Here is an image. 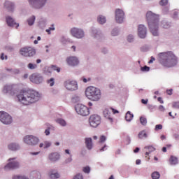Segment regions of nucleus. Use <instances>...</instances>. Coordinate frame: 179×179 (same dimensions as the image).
Masks as SVG:
<instances>
[{"label":"nucleus","instance_id":"nucleus-1","mask_svg":"<svg viewBox=\"0 0 179 179\" xmlns=\"http://www.w3.org/2000/svg\"><path fill=\"white\" fill-rule=\"evenodd\" d=\"M17 98L24 106H30L41 99V94L36 90H22L17 95Z\"/></svg>","mask_w":179,"mask_h":179},{"label":"nucleus","instance_id":"nucleus-2","mask_svg":"<svg viewBox=\"0 0 179 179\" xmlns=\"http://www.w3.org/2000/svg\"><path fill=\"white\" fill-rule=\"evenodd\" d=\"M158 61L166 68H173L178 64V57L173 51L164 52L158 54Z\"/></svg>","mask_w":179,"mask_h":179},{"label":"nucleus","instance_id":"nucleus-3","mask_svg":"<svg viewBox=\"0 0 179 179\" xmlns=\"http://www.w3.org/2000/svg\"><path fill=\"white\" fill-rule=\"evenodd\" d=\"M145 16L150 33L155 37H158V36L160 34L159 32V22L160 20V15L152 11H148Z\"/></svg>","mask_w":179,"mask_h":179},{"label":"nucleus","instance_id":"nucleus-4","mask_svg":"<svg viewBox=\"0 0 179 179\" xmlns=\"http://www.w3.org/2000/svg\"><path fill=\"white\" fill-rule=\"evenodd\" d=\"M85 96L92 101H99L101 99L100 90H85Z\"/></svg>","mask_w":179,"mask_h":179},{"label":"nucleus","instance_id":"nucleus-5","mask_svg":"<svg viewBox=\"0 0 179 179\" xmlns=\"http://www.w3.org/2000/svg\"><path fill=\"white\" fill-rule=\"evenodd\" d=\"M48 0H28L29 6L33 9H43L47 5Z\"/></svg>","mask_w":179,"mask_h":179},{"label":"nucleus","instance_id":"nucleus-6","mask_svg":"<svg viewBox=\"0 0 179 179\" xmlns=\"http://www.w3.org/2000/svg\"><path fill=\"white\" fill-rule=\"evenodd\" d=\"M70 34L74 38H77L78 40H82V38H85V31L83 29L78 27H72L70 29Z\"/></svg>","mask_w":179,"mask_h":179},{"label":"nucleus","instance_id":"nucleus-7","mask_svg":"<svg viewBox=\"0 0 179 179\" xmlns=\"http://www.w3.org/2000/svg\"><path fill=\"white\" fill-rule=\"evenodd\" d=\"M20 54L22 57H34L36 55V50L31 47H24L20 50Z\"/></svg>","mask_w":179,"mask_h":179},{"label":"nucleus","instance_id":"nucleus-8","mask_svg":"<svg viewBox=\"0 0 179 179\" xmlns=\"http://www.w3.org/2000/svg\"><path fill=\"white\" fill-rule=\"evenodd\" d=\"M76 111L80 115H83V117H86L89 115V114H90V110H89V108L83 104H78L76 106Z\"/></svg>","mask_w":179,"mask_h":179},{"label":"nucleus","instance_id":"nucleus-9","mask_svg":"<svg viewBox=\"0 0 179 179\" xmlns=\"http://www.w3.org/2000/svg\"><path fill=\"white\" fill-rule=\"evenodd\" d=\"M89 124L92 128H97L101 124V117L99 115H92L89 118Z\"/></svg>","mask_w":179,"mask_h":179},{"label":"nucleus","instance_id":"nucleus-10","mask_svg":"<svg viewBox=\"0 0 179 179\" xmlns=\"http://www.w3.org/2000/svg\"><path fill=\"white\" fill-rule=\"evenodd\" d=\"M64 85L67 90H78L79 89L78 81L75 80H67L64 82Z\"/></svg>","mask_w":179,"mask_h":179},{"label":"nucleus","instance_id":"nucleus-11","mask_svg":"<svg viewBox=\"0 0 179 179\" xmlns=\"http://www.w3.org/2000/svg\"><path fill=\"white\" fill-rule=\"evenodd\" d=\"M115 14L116 23H118L119 24L124 23V20H125V13H124V10L120 8H117L115 10Z\"/></svg>","mask_w":179,"mask_h":179},{"label":"nucleus","instance_id":"nucleus-12","mask_svg":"<svg viewBox=\"0 0 179 179\" xmlns=\"http://www.w3.org/2000/svg\"><path fill=\"white\" fill-rule=\"evenodd\" d=\"M0 121L6 125L12 124V116L6 112H0Z\"/></svg>","mask_w":179,"mask_h":179},{"label":"nucleus","instance_id":"nucleus-13","mask_svg":"<svg viewBox=\"0 0 179 179\" xmlns=\"http://www.w3.org/2000/svg\"><path fill=\"white\" fill-rule=\"evenodd\" d=\"M24 142L27 143V145L34 146V145L38 143V138L33 135H27L24 137Z\"/></svg>","mask_w":179,"mask_h":179},{"label":"nucleus","instance_id":"nucleus-14","mask_svg":"<svg viewBox=\"0 0 179 179\" xmlns=\"http://www.w3.org/2000/svg\"><path fill=\"white\" fill-rule=\"evenodd\" d=\"M29 80L36 85H40L44 82V77L40 73H33L29 76Z\"/></svg>","mask_w":179,"mask_h":179},{"label":"nucleus","instance_id":"nucleus-15","mask_svg":"<svg viewBox=\"0 0 179 179\" xmlns=\"http://www.w3.org/2000/svg\"><path fill=\"white\" fill-rule=\"evenodd\" d=\"M15 8L16 5L13 1L6 0L3 3V8L6 9L7 12H10V13H13V12H15Z\"/></svg>","mask_w":179,"mask_h":179},{"label":"nucleus","instance_id":"nucleus-16","mask_svg":"<svg viewBox=\"0 0 179 179\" xmlns=\"http://www.w3.org/2000/svg\"><path fill=\"white\" fill-rule=\"evenodd\" d=\"M138 36L140 38H146L148 36V28L143 24L138 26Z\"/></svg>","mask_w":179,"mask_h":179},{"label":"nucleus","instance_id":"nucleus-17","mask_svg":"<svg viewBox=\"0 0 179 179\" xmlns=\"http://www.w3.org/2000/svg\"><path fill=\"white\" fill-rule=\"evenodd\" d=\"M15 158L9 159L10 162L4 166L5 170H15V169H19V162L14 161Z\"/></svg>","mask_w":179,"mask_h":179},{"label":"nucleus","instance_id":"nucleus-18","mask_svg":"<svg viewBox=\"0 0 179 179\" xmlns=\"http://www.w3.org/2000/svg\"><path fill=\"white\" fill-rule=\"evenodd\" d=\"M66 62L69 66H76L79 65V59L75 56L69 57L66 59Z\"/></svg>","mask_w":179,"mask_h":179},{"label":"nucleus","instance_id":"nucleus-19","mask_svg":"<svg viewBox=\"0 0 179 179\" xmlns=\"http://www.w3.org/2000/svg\"><path fill=\"white\" fill-rule=\"evenodd\" d=\"M6 23L9 27H13L15 26V29H19V23L16 22V20L10 16H7L6 17Z\"/></svg>","mask_w":179,"mask_h":179},{"label":"nucleus","instance_id":"nucleus-20","mask_svg":"<svg viewBox=\"0 0 179 179\" xmlns=\"http://www.w3.org/2000/svg\"><path fill=\"white\" fill-rule=\"evenodd\" d=\"M91 36L94 38H96V40H100L101 37H103V34L101 33V31L96 29V28H92L91 29Z\"/></svg>","mask_w":179,"mask_h":179},{"label":"nucleus","instance_id":"nucleus-21","mask_svg":"<svg viewBox=\"0 0 179 179\" xmlns=\"http://www.w3.org/2000/svg\"><path fill=\"white\" fill-rule=\"evenodd\" d=\"M103 117L109 120L110 122H113V117L111 116V110L109 108H105L103 110Z\"/></svg>","mask_w":179,"mask_h":179},{"label":"nucleus","instance_id":"nucleus-22","mask_svg":"<svg viewBox=\"0 0 179 179\" xmlns=\"http://www.w3.org/2000/svg\"><path fill=\"white\" fill-rule=\"evenodd\" d=\"M17 89H19L17 84H6L3 87V90H17Z\"/></svg>","mask_w":179,"mask_h":179},{"label":"nucleus","instance_id":"nucleus-23","mask_svg":"<svg viewBox=\"0 0 179 179\" xmlns=\"http://www.w3.org/2000/svg\"><path fill=\"white\" fill-rule=\"evenodd\" d=\"M96 22L99 24H106L107 23V18L103 15H99L96 17Z\"/></svg>","mask_w":179,"mask_h":179},{"label":"nucleus","instance_id":"nucleus-24","mask_svg":"<svg viewBox=\"0 0 179 179\" xmlns=\"http://www.w3.org/2000/svg\"><path fill=\"white\" fill-rule=\"evenodd\" d=\"M120 33L121 29L118 27H115L110 31V36H112V37H117L120 34Z\"/></svg>","mask_w":179,"mask_h":179},{"label":"nucleus","instance_id":"nucleus-25","mask_svg":"<svg viewBox=\"0 0 179 179\" xmlns=\"http://www.w3.org/2000/svg\"><path fill=\"white\" fill-rule=\"evenodd\" d=\"M59 154L58 152H53L49 155V159L51 162H57V160H59Z\"/></svg>","mask_w":179,"mask_h":179},{"label":"nucleus","instance_id":"nucleus-26","mask_svg":"<svg viewBox=\"0 0 179 179\" xmlns=\"http://www.w3.org/2000/svg\"><path fill=\"white\" fill-rule=\"evenodd\" d=\"M85 145L87 148H88L89 150L93 148V143L92 141V138H85Z\"/></svg>","mask_w":179,"mask_h":179},{"label":"nucleus","instance_id":"nucleus-27","mask_svg":"<svg viewBox=\"0 0 179 179\" xmlns=\"http://www.w3.org/2000/svg\"><path fill=\"white\" fill-rule=\"evenodd\" d=\"M161 26L163 29H170L171 27V24L167 20H164L161 22Z\"/></svg>","mask_w":179,"mask_h":179},{"label":"nucleus","instance_id":"nucleus-28","mask_svg":"<svg viewBox=\"0 0 179 179\" xmlns=\"http://www.w3.org/2000/svg\"><path fill=\"white\" fill-rule=\"evenodd\" d=\"M27 22L29 26H33V24H34V22H36V16L31 15L27 19Z\"/></svg>","mask_w":179,"mask_h":179},{"label":"nucleus","instance_id":"nucleus-29","mask_svg":"<svg viewBox=\"0 0 179 179\" xmlns=\"http://www.w3.org/2000/svg\"><path fill=\"white\" fill-rule=\"evenodd\" d=\"M145 149L148 150V152H145V157H148L150 153H152V152H155V150H156V149L152 145L146 146L145 147Z\"/></svg>","mask_w":179,"mask_h":179},{"label":"nucleus","instance_id":"nucleus-30","mask_svg":"<svg viewBox=\"0 0 179 179\" xmlns=\"http://www.w3.org/2000/svg\"><path fill=\"white\" fill-rule=\"evenodd\" d=\"M50 178L52 179L59 178V173L51 171L49 173Z\"/></svg>","mask_w":179,"mask_h":179},{"label":"nucleus","instance_id":"nucleus-31","mask_svg":"<svg viewBox=\"0 0 179 179\" xmlns=\"http://www.w3.org/2000/svg\"><path fill=\"white\" fill-rule=\"evenodd\" d=\"M169 162L171 164H178V159L177 157L171 156L169 159Z\"/></svg>","mask_w":179,"mask_h":179},{"label":"nucleus","instance_id":"nucleus-32","mask_svg":"<svg viewBox=\"0 0 179 179\" xmlns=\"http://www.w3.org/2000/svg\"><path fill=\"white\" fill-rule=\"evenodd\" d=\"M19 145L15 144V143H11L8 145V149L10 150H19Z\"/></svg>","mask_w":179,"mask_h":179},{"label":"nucleus","instance_id":"nucleus-33","mask_svg":"<svg viewBox=\"0 0 179 179\" xmlns=\"http://www.w3.org/2000/svg\"><path fill=\"white\" fill-rule=\"evenodd\" d=\"M51 146V143L50 141H44V143H41L39 145L40 148H44V149H47Z\"/></svg>","mask_w":179,"mask_h":179},{"label":"nucleus","instance_id":"nucleus-34","mask_svg":"<svg viewBox=\"0 0 179 179\" xmlns=\"http://www.w3.org/2000/svg\"><path fill=\"white\" fill-rule=\"evenodd\" d=\"M132 118H134V114H132V113H131V112L128 111L125 115L126 121H132Z\"/></svg>","mask_w":179,"mask_h":179},{"label":"nucleus","instance_id":"nucleus-35","mask_svg":"<svg viewBox=\"0 0 179 179\" xmlns=\"http://www.w3.org/2000/svg\"><path fill=\"white\" fill-rule=\"evenodd\" d=\"M39 26L42 28L47 26V19H41L39 21Z\"/></svg>","mask_w":179,"mask_h":179},{"label":"nucleus","instance_id":"nucleus-36","mask_svg":"<svg viewBox=\"0 0 179 179\" xmlns=\"http://www.w3.org/2000/svg\"><path fill=\"white\" fill-rule=\"evenodd\" d=\"M127 41L128 43H134V41H135V35L129 34L127 36Z\"/></svg>","mask_w":179,"mask_h":179},{"label":"nucleus","instance_id":"nucleus-37","mask_svg":"<svg viewBox=\"0 0 179 179\" xmlns=\"http://www.w3.org/2000/svg\"><path fill=\"white\" fill-rule=\"evenodd\" d=\"M152 179H159L160 178V173L157 171L153 172L152 173Z\"/></svg>","mask_w":179,"mask_h":179},{"label":"nucleus","instance_id":"nucleus-38","mask_svg":"<svg viewBox=\"0 0 179 179\" xmlns=\"http://www.w3.org/2000/svg\"><path fill=\"white\" fill-rule=\"evenodd\" d=\"M56 122L59 124V125H62V127H65V125H66V122H65L63 119H57Z\"/></svg>","mask_w":179,"mask_h":179},{"label":"nucleus","instance_id":"nucleus-39","mask_svg":"<svg viewBox=\"0 0 179 179\" xmlns=\"http://www.w3.org/2000/svg\"><path fill=\"white\" fill-rule=\"evenodd\" d=\"M32 176H34V179H40L41 178V174L40 173V172H32Z\"/></svg>","mask_w":179,"mask_h":179},{"label":"nucleus","instance_id":"nucleus-40","mask_svg":"<svg viewBox=\"0 0 179 179\" xmlns=\"http://www.w3.org/2000/svg\"><path fill=\"white\" fill-rule=\"evenodd\" d=\"M27 68H28V69H31V70L36 69V68H37V64H33V63H29V64H28V65H27Z\"/></svg>","mask_w":179,"mask_h":179},{"label":"nucleus","instance_id":"nucleus-41","mask_svg":"<svg viewBox=\"0 0 179 179\" xmlns=\"http://www.w3.org/2000/svg\"><path fill=\"white\" fill-rule=\"evenodd\" d=\"M148 134H146V132H145V131H142L138 134L139 139H143V138H146Z\"/></svg>","mask_w":179,"mask_h":179},{"label":"nucleus","instance_id":"nucleus-42","mask_svg":"<svg viewBox=\"0 0 179 179\" xmlns=\"http://www.w3.org/2000/svg\"><path fill=\"white\" fill-rule=\"evenodd\" d=\"M140 50L142 52H148V51H149V46H148V45H145L142 46L140 48Z\"/></svg>","mask_w":179,"mask_h":179},{"label":"nucleus","instance_id":"nucleus-43","mask_svg":"<svg viewBox=\"0 0 179 179\" xmlns=\"http://www.w3.org/2000/svg\"><path fill=\"white\" fill-rule=\"evenodd\" d=\"M140 122H141V124L143 125H146V124H148V120L145 117H141Z\"/></svg>","mask_w":179,"mask_h":179},{"label":"nucleus","instance_id":"nucleus-44","mask_svg":"<svg viewBox=\"0 0 179 179\" xmlns=\"http://www.w3.org/2000/svg\"><path fill=\"white\" fill-rule=\"evenodd\" d=\"M141 71L142 72H149V71H150V67L148 66H144L143 67H141Z\"/></svg>","mask_w":179,"mask_h":179},{"label":"nucleus","instance_id":"nucleus-45","mask_svg":"<svg viewBox=\"0 0 179 179\" xmlns=\"http://www.w3.org/2000/svg\"><path fill=\"white\" fill-rule=\"evenodd\" d=\"M50 69H52V71H57V72H61V69L55 65H52Z\"/></svg>","mask_w":179,"mask_h":179},{"label":"nucleus","instance_id":"nucleus-46","mask_svg":"<svg viewBox=\"0 0 179 179\" xmlns=\"http://www.w3.org/2000/svg\"><path fill=\"white\" fill-rule=\"evenodd\" d=\"M83 171L85 173V174H89L90 173V166H85L83 169Z\"/></svg>","mask_w":179,"mask_h":179},{"label":"nucleus","instance_id":"nucleus-47","mask_svg":"<svg viewBox=\"0 0 179 179\" xmlns=\"http://www.w3.org/2000/svg\"><path fill=\"white\" fill-rule=\"evenodd\" d=\"M80 97H79V96H76L72 98L73 103H78V101H80Z\"/></svg>","mask_w":179,"mask_h":179},{"label":"nucleus","instance_id":"nucleus-48","mask_svg":"<svg viewBox=\"0 0 179 179\" xmlns=\"http://www.w3.org/2000/svg\"><path fill=\"white\" fill-rule=\"evenodd\" d=\"M169 3V0H161L159 1V5L161 6H166V5Z\"/></svg>","mask_w":179,"mask_h":179},{"label":"nucleus","instance_id":"nucleus-49","mask_svg":"<svg viewBox=\"0 0 179 179\" xmlns=\"http://www.w3.org/2000/svg\"><path fill=\"white\" fill-rule=\"evenodd\" d=\"M80 80H83V82L84 83H87V82H90V80H92V78H88L87 79L86 78H85V76L82 77L80 78Z\"/></svg>","mask_w":179,"mask_h":179},{"label":"nucleus","instance_id":"nucleus-50","mask_svg":"<svg viewBox=\"0 0 179 179\" xmlns=\"http://www.w3.org/2000/svg\"><path fill=\"white\" fill-rule=\"evenodd\" d=\"M44 73L46 75H48V73H51V67H45L44 68Z\"/></svg>","mask_w":179,"mask_h":179},{"label":"nucleus","instance_id":"nucleus-51","mask_svg":"<svg viewBox=\"0 0 179 179\" xmlns=\"http://www.w3.org/2000/svg\"><path fill=\"white\" fill-rule=\"evenodd\" d=\"M13 75H19L20 73V71L17 69H13V71L11 72Z\"/></svg>","mask_w":179,"mask_h":179},{"label":"nucleus","instance_id":"nucleus-52","mask_svg":"<svg viewBox=\"0 0 179 179\" xmlns=\"http://www.w3.org/2000/svg\"><path fill=\"white\" fill-rule=\"evenodd\" d=\"M13 179H29L26 176H15L13 177Z\"/></svg>","mask_w":179,"mask_h":179},{"label":"nucleus","instance_id":"nucleus-53","mask_svg":"<svg viewBox=\"0 0 179 179\" xmlns=\"http://www.w3.org/2000/svg\"><path fill=\"white\" fill-rule=\"evenodd\" d=\"M86 90H100V89L96 88V87L90 86L86 88Z\"/></svg>","mask_w":179,"mask_h":179},{"label":"nucleus","instance_id":"nucleus-54","mask_svg":"<svg viewBox=\"0 0 179 179\" xmlns=\"http://www.w3.org/2000/svg\"><path fill=\"white\" fill-rule=\"evenodd\" d=\"M155 131H159V130H160V129H163V125H162V124H157L156 126H155Z\"/></svg>","mask_w":179,"mask_h":179},{"label":"nucleus","instance_id":"nucleus-55","mask_svg":"<svg viewBox=\"0 0 179 179\" xmlns=\"http://www.w3.org/2000/svg\"><path fill=\"white\" fill-rule=\"evenodd\" d=\"M103 54H108V49L107 48H103L101 50Z\"/></svg>","mask_w":179,"mask_h":179},{"label":"nucleus","instance_id":"nucleus-56","mask_svg":"<svg viewBox=\"0 0 179 179\" xmlns=\"http://www.w3.org/2000/svg\"><path fill=\"white\" fill-rule=\"evenodd\" d=\"M173 108H179V102H173Z\"/></svg>","mask_w":179,"mask_h":179},{"label":"nucleus","instance_id":"nucleus-57","mask_svg":"<svg viewBox=\"0 0 179 179\" xmlns=\"http://www.w3.org/2000/svg\"><path fill=\"white\" fill-rule=\"evenodd\" d=\"M73 179H83V176L80 174H77Z\"/></svg>","mask_w":179,"mask_h":179},{"label":"nucleus","instance_id":"nucleus-58","mask_svg":"<svg viewBox=\"0 0 179 179\" xmlns=\"http://www.w3.org/2000/svg\"><path fill=\"white\" fill-rule=\"evenodd\" d=\"M48 83L50 84V86H54V78H50L48 80Z\"/></svg>","mask_w":179,"mask_h":179},{"label":"nucleus","instance_id":"nucleus-59","mask_svg":"<svg viewBox=\"0 0 179 179\" xmlns=\"http://www.w3.org/2000/svg\"><path fill=\"white\" fill-rule=\"evenodd\" d=\"M173 19H177V17H178V12L177 11L173 12Z\"/></svg>","mask_w":179,"mask_h":179},{"label":"nucleus","instance_id":"nucleus-60","mask_svg":"<svg viewBox=\"0 0 179 179\" xmlns=\"http://www.w3.org/2000/svg\"><path fill=\"white\" fill-rule=\"evenodd\" d=\"M106 136H101L100 137V142H101V143L106 142Z\"/></svg>","mask_w":179,"mask_h":179},{"label":"nucleus","instance_id":"nucleus-61","mask_svg":"<svg viewBox=\"0 0 179 179\" xmlns=\"http://www.w3.org/2000/svg\"><path fill=\"white\" fill-rule=\"evenodd\" d=\"M110 110L111 113H113V114L118 113V110H115V109H114L113 108H110Z\"/></svg>","mask_w":179,"mask_h":179},{"label":"nucleus","instance_id":"nucleus-62","mask_svg":"<svg viewBox=\"0 0 179 179\" xmlns=\"http://www.w3.org/2000/svg\"><path fill=\"white\" fill-rule=\"evenodd\" d=\"M50 29V31H54V30H55V27L54 25V24H52L51 27L48 28Z\"/></svg>","mask_w":179,"mask_h":179},{"label":"nucleus","instance_id":"nucleus-63","mask_svg":"<svg viewBox=\"0 0 179 179\" xmlns=\"http://www.w3.org/2000/svg\"><path fill=\"white\" fill-rule=\"evenodd\" d=\"M154 61H156V59L152 56L150 60L149 61V64H153Z\"/></svg>","mask_w":179,"mask_h":179},{"label":"nucleus","instance_id":"nucleus-64","mask_svg":"<svg viewBox=\"0 0 179 179\" xmlns=\"http://www.w3.org/2000/svg\"><path fill=\"white\" fill-rule=\"evenodd\" d=\"M158 108L159 111H164L165 110L164 106H163L162 105H160Z\"/></svg>","mask_w":179,"mask_h":179}]
</instances>
